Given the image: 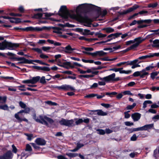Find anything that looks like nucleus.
Wrapping results in <instances>:
<instances>
[{"label": "nucleus", "mask_w": 159, "mask_h": 159, "mask_svg": "<svg viewBox=\"0 0 159 159\" xmlns=\"http://www.w3.org/2000/svg\"><path fill=\"white\" fill-rule=\"evenodd\" d=\"M84 5V4L80 5L76 8V14L74 13H69L66 7L65 6H62L59 11V14L61 16L66 19L68 17L71 18L75 19L79 21H84L86 23L84 25L86 26L91 27V23L92 21L89 19L85 18L84 19L83 17L79 13L80 9L82 8V7Z\"/></svg>", "instance_id": "nucleus-1"}, {"label": "nucleus", "mask_w": 159, "mask_h": 159, "mask_svg": "<svg viewBox=\"0 0 159 159\" xmlns=\"http://www.w3.org/2000/svg\"><path fill=\"white\" fill-rule=\"evenodd\" d=\"M19 105L20 107L24 110H21L17 113L15 114V117L17 120L18 122H21L22 121L28 122V120L24 117H21L22 115V113H28L30 111V108L28 107H26V105L24 102L22 101H20Z\"/></svg>", "instance_id": "nucleus-2"}, {"label": "nucleus", "mask_w": 159, "mask_h": 159, "mask_svg": "<svg viewBox=\"0 0 159 159\" xmlns=\"http://www.w3.org/2000/svg\"><path fill=\"white\" fill-rule=\"evenodd\" d=\"M145 40L142 37H139L135 38L133 40H129L126 42V45H129L131 44L134 43L129 48V49H133L138 47L139 45Z\"/></svg>", "instance_id": "nucleus-3"}, {"label": "nucleus", "mask_w": 159, "mask_h": 159, "mask_svg": "<svg viewBox=\"0 0 159 159\" xmlns=\"http://www.w3.org/2000/svg\"><path fill=\"white\" fill-rule=\"evenodd\" d=\"M33 118L36 122L46 125H47L46 121L50 124H52L54 121L52 119L46 116H40L37 117L35 114L33 115Z\"/></svg>", "instance_id": "nucleus-4"}, {"label": "nucleus", "mask_w": 159, "mask_h": 159, "mask_svg": "<svg viewBox=\"0 0 159 159\" xmlns=\"http://www.w3.org/2000/svg\"><path fill=\"white\" fill-rule=\"evenodd\" d=\"M18 45L16 44H13L11 42L5 40L2 43L0 42V50H3L6 49H9L14 47H17Z\"/></svg>", "instance_id": "nucleus-5"}, {"label": "nucleus", "mask_w": 159, "mask_h": 159, "mask_svg": "<svg viewBox=\"0 0 159 159\" xmlns=\"http://www.w3.org/2000/svg\"><path fill=\"white\" fill-rule=\"evenodd\" d=\"M60 124L62 125H65L69 127L74 126L75 124L74 120H68L62 118L59 121Z\"/></svg>", "instance_id": "nucleus-6"}, {"label": "nucleus", "mask_w": 159, "mask_h": 159, "mask_svg": "<svg viewBox=\"0 0 159 159\" xmlns=\"http://www.w3.org/2000/svg\"><path fill=\"white\" fill-rule=\"evenodd\" d=\"M54 88H57L59 90H68L69 89L71 90H75V89L73 87L71 86L70 85H67L66 84L60 86H56L54 87Z\"/></svg>", "instance_id": "nucleus-7"}, {"label": "nucleus", "mask_w": 159, "mask_h": 159, "mask_svg": "<svg viewBox=\"0 0 159 159\" xmlns=\"http://www.w3.org/2000/svg\"><path fill=\"white\" fill-rule=\"evenodd\" d=\"M47 28L46 27L44 26L42 28H40L39 27H33L31 26L27 27L24 29V30H26V31H41L43 30L44 29H46Z\"/></svg>", "instance_id": "nucleus-8"}, {"label": "nucleus", "mask_w": 159, "mask_h": 159, "mask_svg": "<svg viewBox=\"0 0 159 159\" xmlns=\"http://www.w3.org/2000/svg\"><path fill=\"white\" fill-rule=\"evenodd\" d=\"M32 150L31 146L29 144H27L25 151L22 153L21 156H26V157H27L29 155L31 154L30 152Z\"/></svg>", "instance_id": "nucleus-9"}, {"label": "nucleus", "mask_w": 159, "mask_h": 159, "mask_svg": "<svg viewBox=\"0 0 159 159\" xmlns=\"http://www.w3.org/2000/svg\"><path fill=\"white\" fill-rule=\"evenodd\" d=\"M122 68H114L110 69V70L116 72L119 71L120 73V74H129L131 72V70L126 71L125 70H122Z\"/></svg>", "instance_id": "nucleus-10"}, {"label": "nucleus", "mask_w": 159, "mask_h": 159, "mask_svg": "<svg viewBox=\"0 0 159 159\" xmlns=\"http://www.w3.org/2000/svg\"><path fill=\"white\" fill-rule=\"evenodd\" d=\"M116 74L115 73H113L108 76L103 77L102 78H101V80H105L106 82H108L110 81H114V78L115 77Z\"/></svg>", "instance_id": "nucleus-11"}, {"label": "nucleus", "mask_w": 159, "mask_h": 159, "mask_svg": "<svg viewBox=\"0 0 159 159\" xmlns=\"http://www.w3.org/2000/svg\"><path fill=\"white\" fill-rule=\"evenodd\" d=\"M17 60L18 61H21L18 62V64L22 63H28L32 64V60H28L25 59L24 57H20L17 58Z\"/></svg>", "instance_id": "nucleus-12"}, {"label": "nucleus", "mask_w": 159, "mask_h": 159, "mask_svg": "<svg viewBox=\"0 0 159 159\" xmlns=\"http://www.w3.org/2000/svg\"><path fill=\"white\" fill-rule=\"evenodd\" d=\"M12 156L11 151H9L3 155L0 156V159H11Z\"/></svg>", "instance_id": "nucleus-13"}, {"label": "nucleus", "mask_w": 159, "mask_h": 159, "mask_svg": "<svg viewBox=\"0 0 159 159\" xmlns=\"http://www.w3.org/2000/svg\"><path fill=\"white\" fill-rule=\"evenodd\" d=\"M35 142L38 145H44L46 144L45 140L41 138H38L35 141Z\"/></svg>", "instance_id": "nucleus-14"}, {"label": "nucleus", "mask_w": 159, "mask_h": 159, "mask_svg": "<svg viewBox=\"0 0 159 159\" xmlns=\"http://www.w3.org/2000/svg\"><path fill=\"white\" fill-rule=\"evenodd\" d=\"M131 117L134 121H138L140 118L141 114L136 113L132 115Z\"/></svg>", "instance_id": "nucleus-15"}, {"label": "nucleus", "mask_w": 159, "mask_h": 159, "mask_svg": "<svg viewBox=\"0 0 159 159\" xmlns=\"http://www.w3.org/2000/svg\"><path fill=\"white\" fill-rule=\"evenodd\" d=\"M153 126L154 124H153L145 125L142 127V131L151 129L153 127Z\"/></svg>", "instance_id": "nucleus-16"}, {"label": "nucleus", "mask_w": 159, "mask_h": 159, "mask_svg": "<svg viewBox=\"0 0 159 159\" xmlns=\"http://www.w3.org/2000/svg\"><path fill=\"white\" fill-rule=\"evenodd\" d=\"M75 50V48H72L71 46L69 45L65 48L64 51L66 53H71L72 52Z\"/></svg>", "instance_id": "nucleus-17"}, {"label": "nucleus", "mask_w": 159, "mask_h": 159, "mask_svg": "<svg viewBox=\"0 0 159 159\" xmlns=\"http://www.w3.org/2000/svg\"><path fill=\"white\" fill-rule=\"evenodd\" d=\"M40 77L39 76L32 77L31 78V84H34L36 83L40 80Z\"/></svg>", "instance_id": "nucleus-18"}, {"label": "nucleus", "mask_w": 159, "mask_h": 159, "mask_svg": "<svg viewBox=\"0 0 159 159\" xmlns=\"http://www.w3.org/2000/svg\"><path fill=\"white\" fill-rule=\"evenodd\" d=\"M82 33V34L84 35H93V32H91L90 30L87 29L83 30Z\"/></svg>", "instance_id": "nucleus-19"}, {"label": "nucleus", "mask_w": 159, "mask_h": 159, "mask_svg": "<svg viewBox=\"0 0 159 159\" xmlns=\"http://www.w3.org/2000/svg\"><path fill=\"white\" fill-rule=\"evenodd\" d=\"M152 21V20L150 19L145 20H140L137 21V23L138 24H141L142 23H150Z\"/></svg>", "instance_id": "nucleus-20"}, {"label": "nucleus", "mask_w": 159, "mask_h": 159, "mask_svg": "<svg viewBox=\"0 0 159 159\" xmlns=\"http://www.w3.org/2000/svg\"><path fill=\"white\" fill-rule=\"evenodd\" d=\"M63 64L64 65V68H65L67 69H69V67H71L73 68V66H71V63L70 62L66 61L63 62Z\"/></svg>", "instance_id": "nucleus-21"}, {"label": "nucleus", "mask_w": 159, "mask_h": 159, "mask_svg": "<svg viewBox=\"0 0 159 159\" xmlns=\"http://www.w3.org/2000/svg\"><path fill=\"white\" fill-rule=\"evenodd\" d=\"M94 111H97V114L99 116H105L107 115V113L104 112L101 110H95Z\"/></svg>", "instance_id": "nucleus-22"}, {"label": "nucleus", "mask_w": 159, "mask_h": 159, "mask_svg": "<svg viewBox=\"0 0 159 159\" xmlns=\"http://www.w3.org/2000/svg\"><path fill=\"white\" fill-rule=\"evenodd\" d=\"M103 30L105 31L107 33H110L114 31V29L111 27H107L104 28Z\"/></svg>", "instance_id": "nucleus-23"}, {"label": "nucleus", "mask_w": 159, "mask_h": 159, "mask_svg": "<svg viewBox=\"0 0 159 159\" xmlns=\"http://www.w3.org/2000/svg\"><path fill=\"white\" fill-rule=\"evenodd\" d=\"M10 21L11 23H18L20 21V19L15 18H11L10 19Z\"/></svg>", "instance_id": "nucleus-24"}, {"label": "nucleus", "mask_w": 159, "mask_h": 159, "mask_svg": "<svg viewBox=\"0 0 159 159\" xmlns=\"http://www.w3.org/2000/svg\"><path fill=\"white\" fill-rule=\"evenodd\" d=\"M141 73L140 74V77L143 78L144 76L148 75V73L146 72L145 69H143L142 71H140Z\"/></svg>", "instance_id": "nucleus-25"}, {"label": "nucleus", "mask_w": 159, "mask_h": 159, "mask_svg": "<svg viewBox=\"0 0 159 159\" xmlns=\"http://www.w3.org/2000/svg\"><path fill=\"white\" fill-rule=\"evenodd\" d=\"M97 56L100 57L104 56L107 54V53L104 52L102 51H97Z\"/></svg>", "instance_id": "nucleus-26"}, {"label": "nucleus", "mask_w": 159, "mask_h": 159, "mask_svg": "<svg viewBox=\"0 0 159 159\" xmlns=\"http://www.w3.org/2000/svg\"><path fill=\"white\" fill-rule=\"evenodd\" d=\"M76 121L75 124L76 125H79L83 122V120L82 118H80L79 119H75Z\"/></svg>", "instance_id": "nucleus-27"}, {"label": "nucleus", "mask_w": 159, "mask_h": 159, "mask_svg": "<svg viewBox=\"0 0 159 159\" xmlns=\"http://www.w3.org/2000/svg\"><path fill=\"white\" fill-rule=\"evenodd\" d=\"M66 155L70 157H72L77 156L78 154L77 153H66Z\"/></svg>", "instance_id": "nucleus-28"}, {"label": "nucleus", "mask_w": 159, "mask_h": 159, "mask_svg": "<svg viewBox=\"0 0 159 159\" xmlns=\"http://www.w3.org/2000/svg\"><path fill=\"white\" fill-rule=\"evenodd\" d=\"M153 43L152 47L159 48V43L154 40L153 41Z\"/></svg>", "instance_id": "nucleus-29"}, {"label": "nucleus", "mask_w": 159, "mask_h": 159, "mask_svg": "<svg viewBox=\"0 0 159 159\" xmlns=\"http://www.w3.org/2000/svg\"><path fill=\"white\" fill-rule=\"evenodd\" d=\"M50 70V68L48 67L42 66L41 67L40 70L46 71H49Z\"/></svg>", "instance_id": "nucleus-30"}, {"label": "nucleus", "mask_w": 159, "mask_h": 159, "mask_svg": "<svg viewBox=\"0 0 159 159\" xmlns=\"http://www.w3.org/2000/svg\"><path fill=\"white\" fill-rule=\"evenodd\" d=\"M46 79L45 76H43L41 78L40 77V83L42 84H45L46 83Z\"/></svg>", "instance_id": "nucleus-31"}, {"label": "nucleus", "mask_w": 159, "mask_h": 159, "mask_svg": "<svg viewBox=\"0 0 159 159\" xmlns=\"http://www.w3.org/2000/svg\"><path fill=\"white\" fill-rule=\"evenodd\" d=\"M122 93L124 95H133V94L130 92V91L127 90L122 92Z\"/></svg>", "instance_id": "nucleus-32"}, {"label": "nucleus", "mask_w": 159, "mask_h": 159, "mask_svg": "<svg viewBox=\"0 0 159 159\" xmlns=\"http://www.w3.org/2000/svg\"><path fill=\"white\" fill-rule=\"evenodd\" d=\"M96 35L99 38H103L106 37L107 35L106 34H103L101 33H97Z\"/></svg>", "instance_id": "nucleus-33"}, {"label": "nucleus", "mask_w": 159, "mask_h": 159, "mask_svg": "<svg viewBox=\"0 0 159 159\" xmlns=\"http://www.w3.org/2000/svg\"><path fill=\"white\" fill-rule=\"evenodd\" d=\"M32 49L38 53H41V54L42 53V50L38 48H32Z\"/></svg>", "instance_id": "nucleus-34"}, {"label": "nucleus", "mask_w": 159, "mask_h": 159, "mask_svg": "<svg viewBox=\"0 0 159 159\" xmlns=\"http://www.w3.org/2000/svg\"><path fill=\"white\" fill-rule=\"evenodd\" d=\"M136 105V103H133V104L131 105H128L127 107L126 108L128 110H131Z\"/></svg>", "instance_id": "nucleus-35"}, {"label": "nucleus", "mask_w": 159, "mask_h": 159, "mask_svg": "<svg viewBox=\"0 0 159 159\" xmlns=\"http://www.w3.org/2000/svg\"><path fill=\"white\" fill-rule=\"evenodd\" d=\"M158 73L157 72H153L151 74V78L154 79L156 76L158 75Z\"/></svg>", "instance_id": "nucleus-36"}, {"label": "nucleus", "mask_w": 159, "mask_h": 159, "mask_svg": "<svg viewBox=\"0 0 159 159\" xmlns=\"http://www.w3.org/2000/svg\"><path fill=\"white\" fill-rule=\"evenodd\" d=\"M157 5V3H151L149 4L148 5V7H152V8H154L156 7Z\"/></svg>", "instance_id": "nucleus-37"}, {"label": "nucleus", "mask_w": 159, "mask_h": 159, "mask_svg": "<svg viewBox=\"0 0 159 159\" xmlns=\"http://www.w3.org/2000/svg\"><path fill=\"white\" fill-rule=\"evenodd\" d=\"M117 94L116 92H112L111 93H106V94L107 95H108L110 97H112V95H116Z\"/></svg>", "instance_id": "nucleus-38"}, {"label": "nucleus", "mask_w": 159, "mask_h": 159, "mask_svg": "<svg viewBox=\"0 0 159 159\" xmlns=\"http://www.w3.org/2000/svg\"><path fill=\"white\" fill-rule=\"evenodd\" d=\"M43 14L41 13H39L34 15V17L36 18H39L42 17Z\"/></svg>", "instance_id": "nucleus-39"}, {"label": "nucleus", "mask_w": 159, "mask_h": 159, "mask_svg": "<svg viewBox=\"0 0 159 159\" xmlns=\"http://www.w3.org/2000/svg\"><path fill=\"white\" fill-rule=\"evenodd\" d=\"M46 103L50 105H54L56 106L57 105V104L55 102H53L51 101H48L46 102Z\"/></svg>", "instance_id": "nucleus-40"}, {"label": "nucleus", "mask_w": 159, "mask_h": 159, "mask_svg": "<svg viewBox=\"0 0 159 159\" xmlns=\"http://www.w3.org/2000/svg\"><path fill=\"white\" fill-rule=\"evenodd\" d=\"M141 73V72L140 71H136L133 74V76L134 77H137L138 76H140V74Z\"/></svg>", "instance_id": "nucleus-41"}, {"label": "nucleus", "mask_w": 159, "mask_h": 159, "mask_svg": "<svg viewBox=\"0 0 159 159\" xmlns=\"http://www.w3.org/2000/svg\"><path fill=\"white\" fill-rule=\"evenodd\" d=\"M128 33H125V34H122L121 36V38L122 39H124L127 36H128V37H131L132 36V35L131 34H129Z\"/></svg>", "instance_id": "nucleus-42"}, {"label": "nucleus", "mask_w": 159, "mask_h": 159, "mask_svg": "<svg viewBox=\"0 0 159 159\" xmlns=\"http://www.w3.org/2000/svg\"><path fill=\"white\" fill-rule=\"evenodd\" d=\"M101 105L107 108H109L111 107V106L109 104L102 103Z\"/></svg>", "instance_id": "nucleus-43"}, {"label": "nucleus", "mask_w": 159, "mask_h": 159, "mask_svg": "<svg viewBox=\"0 0 159 159\" xmlns=\"http://www.w3.org/2000/svg\"><path fill=\"white\" fill-rule=\"evenodd\" d=\"M25 135L27 137V139L28 140H30L32 139V137H33V135L32 134H25Z\"/></svg>", "instance_id": "nucleus-44"}, {"label": "nucleus", "mask_w": 159, "mask_h": 159, "mask_svg": "<svg viewBox=\"0 0 159 159\" xmlns=\"http://www.w3.org/2000/svg\"><path fill=\"white\" fill-rule=\"evenodd\" d=\"M125 125L127 126H130L133 125H134V123L132 122H130L129 121H126L125 122Z\"/></svg>", "instance_id": "nucleus-45"}, {"label": "nucleus", "mask_w": 159, "mask_h": 159, "mask_svg": "<svg viewBox=\"0 0 159 159\" xmlns=\"http://www.w3.org/2000/svg\"><path fill=\"white\" fill-rule=\"evenodd\" d=\"M40 57L43 59H46L48 58V57L46 55L42 53L39 56Z\"/></svg>", "instance_id": "nucleus-46"}, {"label": "nucleus", "mask_w": 159, "mask_h": 159, "mask_svg": "<svg viewBox=\"0 0 159 159\" xmlns=\"http://www.w3.org/2000/svg\"><path fill=\"white\" fill-rule=\"evenodd\" d=\"M137 137L135 134H134L131 138V140L133 141H134L136 140Z\"/></svg>", "instance_id": "nucleus-47"}, {"label": "nucleus", "mask_w": 159, "mask_h": 159, "mask_svg": "<svg viewBox=\"0 0 159 159\" xmlns=\"http://www.w3.org/2000/svg\"><path fill=\"white\" fill-rule=\"evenodd\" d=\"M51 47H43L42 49L44 51H46L51 49Z\"/></svg>", "instance_id": "nucleus-48"}, {"label": "nucleus", "mask_w": 159, "mask_h": 159, "mask_svg": "<svg viewBox=\"0 0 159 159\" xmlns=\"http://www.w3.org/2000/svg\"><path fill=\"white\" fill-rule=\"evenodd\" d=\"M147 58H151L154 57L153 53H149L146 55Z\"/></svg>", "instance_id": "nucleus-49"}, {"label": "nucleus", "mask_w": 159, "mask_h": 159, "mask_svg": "<svg viewBox=\"0 0 159 159\" xmlns=\"http://www.w3.org/2000/svg\"><path fill=\"white\" fill-rule=\"evenodd\" d=\"M2 109L5 110H8V107L7 105L6 104L2 106Z\"/></svg>", "instance_id": "nucleus-50"}, {"label": "nucleus", "mask_w": 159, "mask_h": 159, "mask_svg": "<svg viewBox=\"0 0 159 159\" xmlns=\"http://www.w3.org/2000/svg\"><path fill=\"white\" fill-rule=\"evenodd\" d=\"M97 131L99 132V133L100 134L103 135L105 133V131L102 129H98L97 130Z\"/></svg>", "instance_id": "nucleus-51"}, {"label": "nucleus", "mask_w": 159, "mask_h": 159, "mask_svg": "<svg viewBox=\"0 0 159 159\" xmlns=\"http://www.w3.org/2000/svg\"><path fill=\"white\" fill-rule=\"evenodd\" d=\"M96 94H91L88 95H87L85 96V97L87 98H92L96 96Z\"/></svg>", "instance_id": "nucleus-52"}, {"label": "nucleus", "mask_w": 159, "mask_h": 159, "mask_svg": "<svg viewBox=\"0 0 159 159\" xmlns=\"http://www.w3.org/2000/svg\"><path fill=\"white\" fill-rule=\"evenodd\" d=\"M37 62V63H39L41 64H43V62L42 61L38 60H32V62ZM33 63V62H32Z\"/></svg>", "instance_id": "nucleus-53"}, {"label": "nucleus", "mask_w": 159, "mask_h": 159, "mask_svg": "<svg viewBox=\"0 0 159 159\" xmlns=\"http://www.w3.org/2000/svg\"><path fill=\"white\" fill-rule=\"evenodd\" d=\"M148 111L153 114H156L157 113V111L155 110L152 108L149 109L148 110Z\"/></svg>", "instance_id": "nucleus-54"}, {"label": "nucleus", "mask_w": 159, "mask_h": 159, "mask_svg": "<svg viewBox=\"0 0 159 159\" xmlns=\"http://www.w3.org/2000/svg\"><path fill=\"white\" fill-rule=\"evenodd\" d=\"M12 151L15 153H16L17 152V149L16 148V147L15 146L14 144H13L12 145Z\"/></svg>", "instance_id": "nucleus-55"}, {"label": "nucleus", "mask_w": 159, "mask_h": 159, "mask_svg": "<svg viewBox=\"0 0 159 159\" xmlns=\"http://www.w3.org/2000/svg\"><path fill=\"white\" fill-rule=\"evenodd\" d=\"M152 119L155 121H156V120L159 119V115H157L154 116L152 117Z\"/></svg>", "instance_id": "nucleus-56"}, {"label": "nucleus", "mask_w": 159, "mask_h": 159, "mask_svg": "<svg viewBox=\"0 0 159 159\" xmlns=\"http://www.w3.org/2000/svg\"><path fill=\"white\" fill-rule=\"evenodd\" d=\"M142 131V127L137 128H134L133 129V131Z\"/></svg>", "instance_id": "nucleus-57"}, {"label": "nucleus", "mask_w": 159, "mask_h": 159, "mask_svg": "<svg viewBox=\"0 0 159 159\" xmlns=\"http://www.w3.org/2000/svg\"><path fill=\"white\" fill-rule=\"evenodd\" d=\"M123 95H124L123 94V93H122V92L121 93L118 94L116 96V97L117 99H120L122 98Z\"/></svg>", "instance_id": "nucleus-58"}, {"label": "nucleus", "mask_w": 159, "mask_h": 159, "mask_svg": "<svg viewBox=\"0 0 159 159\" xmlns=\"http://www.w3.org/2000/svg\"><path fill=\"white\" fill-rule=\"evenodd\" d=\"M100 59L104 61H110V59H109L108 57L101 58Z\"/></svg>", "instance_id": "nucleus-59"}, {"label": "nucleus", "mask_w": 159, "mask_h": 159, "mask_svg": "<svg viewBox=\"0 0 159 159\" xmlns=\"http://www.w3.org/2000/svg\"><path fill=\"white\" fill-rule=\"evenodd\" d=\"M23 83H31V79L29 80H25L23 81Z\"/></svg>", "instance_id": "nucleus-60"}, {"label": "nucleus", "mask_w": 159, "mask_h": 159, "mask_svg": "<svg viewBox=\"0 0 159 159\" xmlns=\"http://www.w3.org/2000/svg\"><path fill=\"white\" fill-rule=\"evenodd\" d=\"M158 107L159 106L156 104H152L151 106V107L152 108H158Z\"/></svg>", "instance_id": "nucleus-61"}, {"label": "nucleus", "mask_w": 159, "mask_h": 159, "mask_svg": "<svg viewBox=\"0 0 159 159\" xmlns=\"http://www.w3.org/2000/svg\"><path fill=\"white\" fill-rule=\"evenodd\" d=\"M84 144L82 143H78L77 145V147L78 148L80 149V148L84 146Z\"/></svg>", "instance_id": "nucleus-62"}, {"label": "nucleus", "mask_w": 159, "mask_h": 159, "mask_svg": "<svg viewBox=\"0 0 159 159\" xmlns=\"http://www.w3.org/2000/svg\"><path fill=\"white\" fill-rule=\"evenodd\" d=\"M114 37L117 38L119 37L120 35L122 34V33H117L115 34H113Z\"/></svg>", "instance_id": "nucleus-63"}, {"label": "nucleus", "mask_w": 159, "mask_h": 159, "mask_svg": "<svg viewBox=\"0 0 159 159\" xmlns=\"http://www.w3.org/2000/svg\"><path fill=\"white\" fill-rule=\"evenodd\" d=\"M57 158L58 159H67L66 158L62 155L58 156Z\"/></svg>", "instance_id": "nucleus-64"}]
</instances>
